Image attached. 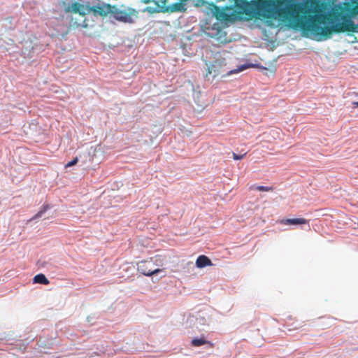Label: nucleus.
<instances>
[{
	"instance_id": "11",
	"label": "nucleus",
	"mask_w": 358,
	"mask_h": 358,
	"mask_svg": "<svg viewBox=\"0 0 358 358\" xmlns=\"http://www.w3.org/2000/svg\"><path fill=\"white\" fill-rule=\"evenodd\" d=\"M191 344L194 347H199L204 344H208L210 347H213V344L211 342L206 341L204 338H194L192 340Z\"/></svg>"
},
{
	"instance_id": "19",
	"label": "nucleus",
	"mask_w": 358,
	"mask_h": 358,
	"mask_svg": "<svg viewBox=\"0 0 358 358\" xmlns=\"http://www.w3.org/2000/svg\"><path fill=\"white\" fill-rule=\"evenodd\" d=\"M285 327H286L287 330L288 331H293V330H296V329H299V328L301 327V326H298V327H297V326H295V327H294L293 328H291V327H289V325H288V324H285Z\"/></svg>"
},
{
	"instance_id": "2",
	"label": "nucleus",
	"mask_w": 358,
	"mask_h": 358,
	"mask_svg": "<svg viewBox=\"0 0 358 358\" xmlns=\"http://www.w3.org/2000/svg\"><path fill=\"white\" fill-rule=\"evenodd\" d=\"M187 3L189 6L195 7H204V12L207 15H211L220 22H231L230 20V15L227 14V10H230L231 6H224L220 8L214 3H210L206 0H187Z\"/></svg>"
},
{
	"instance_id": "15",
	"label": "nucleus",
	"mask_w": 358,
	"mask_h": 358,
	"mask_svg": "<svg viewBox=\"0 0 358 358\" xmlns=\"http://www.w3.org/2000/svg\"><path fill=\"white\" fill-rule=\"evenodd\" d=\"M48 206H43L42 209L35 215V216L34 217V219L41 217L45 213V211L48 210Z\"/></svg>"
},
{
	"instance_id": "7",
	"label": "nucleus",
	"mask_w": 358,
	"mask_h": 358,
	"mask_svg": "<svg viewBox=\"0 0 358 358\" xmlns=\"http://www.w3.org/2000/svg\"><path fill=\"white\" fill-rule=\"evenodd\" d=\"M113 6L110 5L94 6L91 8V10L94 15L106 16L108 13H112Z\"/></svg>"
},
{
	"instance_id": "18",
	"label": "nucleus",
	"mask_w": 358,
	"mask_h": 358,
	"mask_svg": "<svg viewBox=\"0 0 358 358\" xmlns=\"http://www.w3.org/2000/svg\"><path fill=\"white\" fill-rule=\"evenodd\" d=\"M245 155H246V153L239 155H237V154L233 152V159L234 160L242 159Z\"/></svg>"
},
{
	"instance_id": "16",
	"label": "nucleus",
	"mask_w": 358,
	"mask_h": 358,
	"mask_svg": "<svg viewBox=\"0 0 358 358\" xmlns=\"http://www.w3.org/2000/svg\"><path fill=\"white\" fill-rule=\"evenodd\" d=\"M82 7V6L78 3H75L73 6H72V9L75 12V13H80V8Z\"/></svg>"
},
{
	"instance_id": "6",
	"label": "nucleus",
	"mask_w": 358,
	"mask_h": 358,
	"mask_svg": "<svg viewBox=\"0 0 358 358\" xmlns=\"http://www.w3.org/2000/svg\"><path fill=\"white\" fill-rule=\"evenodd\" d=\"M187 0H179L178 1L167 5L165 7V11L168 13H184L187 10Z\"/></svg>"
},
{
	"instance_id": "14",
	"label": "nucleus",
	"mask_w": 358,
	"mask_h": 358,
	"mask_svg": "<svg viewBox=\"0 0 358 358\" xmlns=\"http://www.w3.org/2000/svg\"><path fill=\"white\" fill-rule=\"evenodd\" d=\"M255 189H257L258 191L269 192V191H273V188L272 187L259 185L255 187Z\"/></svg>"
},
{
	"instance_id": "3",
	"label": "nucleus",
	"mask_w": 358,
	"mask_h": 358,
	"mask_svg": "<svg viewBox=\"0 0 358 358\" xmlns=\"http://www.w3.org/2000/svg\"><path fill=\"white\" fill-rule=\"evenodd\" d=\"M202 30L206 36L214 39V41L216 42L218 46L229 43L232 41V38L228 36L224 27L218 22L213 24L206 22L202 27Z\"/></svg>"
},
{
	"instance_id": "5",
	"label": "nucleus",
	"mask_w": 358,
	"mask_h": 358,
	"mask_svg": "<svg viewBox=\"0 0 358 358\" xmlns=\"http://www.w3.org/2000/svg\"><path fill=\"white\" fill-rule=\"evenodd\" d=\"M111 15L117 20L128 23L133 22L132 13L128 12L126 10H121L115 6H113Z\"/></svg>"
},
{
	"instance_id": "17",
	"label": "nucleus",
	"mask_w": 358,
	"mask_h": 358,
	"mask_svg": "<svg viewBox=\"0 0 358 358\" xmlns=\"http://www.w3.org/2000/svg\"><path fill=\"white\" fill-rule=\"evenodd\" d=\"M78 161V157H75L72 161L68 162L66 165H65V168H68V167H71L72 166H74L77 164Z\"/></svg>"
},
{
	"instance_id": "21",
	"label": "nucleus",
	"mask_w": 358,
	"mask_h": 358,
	"mask_svg": "<svg viewBox=\"0 0 358 358\" xmlns=\"http://www.w3.org/2000/svg\"><path fill=\"white\" fill-rule=\"evenodd\" d=\"M318 1L320 2V3H322L320 0H318Z\"/></svg>"
},
{
	"instance_id": "22",
	"label": "nucleus",
	"mask_w": 358,
	"mask_h": 358,
	"mask_svg": "<svg viewBox=\"0 0 358 358\" xmlns=\"http://www.w3.org/2000/svg\"><path fill=\"white\" fill-rule=\"evenodd\" d=\"M357 95H358V94H357Z\"/></svg>"
},
{
	"instance_id": "10",
	"label": "nucleus",
	"mask_w": 358,
	"mask_h": 358,
	"mask_svg": "<svg viewBox=\"0 0 358 358\" xmlns=\"http://www.w3.org/2000/svg\"><path fill=\"white\" fill-rule=\"evenodd\" d=\"M220 66L217 64H212L208 66L207 71L206 73V77H208L209 75H213V77H217L220 74Z\"/></svg>"
},
{
	"instance_id": "20",
	"label": "nucleus",
	"mask_w": 358,
	"mask_h": 358,
	"mask_svg": "<svg viewBox=\"0 0 358 358\" xmlns=\"http://www.w3.org/2000/svg\"><path fill=\"white\" fill-rule=\"evenodd\" d=\"M352 104L355 106V107H358V101H354Z\"/></svg>"
},
{
	"instance_id": "8",
	"label": "nucleus",
	"mask_w": 358,
	"mask_h": 358,
	"mask_svg": "<svg viewBox=\"0 0 358 358\" xmlns=\"http://www.w3.org/2000/svg\"><path fill=\"white\" fill-rule=\"evenodd\" d=\"M280 223L285 225L292 224H308V220L305 218H292V219H282L280 221Z\"/></svg>"
},
{
	"instance_id": "12",
	"label": "nucleus",
	"mask_w": 358,
	"mask_h": 358,
	"mask_svg": "<svg viewBox=\"0 0 358 358\" xmlns=\"http://www.w3.org/2000/svg\"><path fill=\"white\" fill-rule=\"evenodd\" d=\"M34 282L43 285H48L50 281L44 274L40 273L34 276Z\"/></svg>"
},
{
	"instance_id": "9",
	"label": "nucleus",
	"mask_w": 358,
	"mask_h": 358,
	"mask_svg": "<svg viewBox=\"0 0 358 358\" xmlns=\"http://www.w3.org/2000/svg\"><path fill=\"white\" fill-rule=\"evenodd\" d=\"M211 260L206 255H200L196 260V266L197 268H203L208 266H212Z\"/></svg>"
},
{
	"instance_id": "1",
	"label": "nucleus",
	"mask_w": 358,
	"mask_h": 358,
	"mask_svg": "<svg viewBox=\"0 0 358 358\" xmlns=\"http://www.w3.org/2000/svg\"><path fill=\"white\" fill-rule=\"evenodd\" d=\"M328 5L318 0L289 3L285 6L284 26L317 36L318 41L330 38L334 33L357 31V25L350 17L358 15V1L355 5L348 1L334 3L327 13H322V9L326 10Z\"/></svg>"
},
{
	"instance_id": "13",
	"label": "nucleus",
	"mask_w": 358,
	"mask_h": 358,
	"mask_svg": "<svg viewBox=\"0 0 358 358\" xmlns=\"http://www.w3.org/2000/svg\"><path fill=\"white\" fill-rule=\"evenodd\" d=\"M251 66H253V65L252 64H249V65L243 64V65H241V66H238V68L237 69H234V70L231 71L229 73H227V75H229L230 73H238V72L242 71L248 69V67H251Z\"/></svg>"
},
{
	"instance_id": "4",
	"label": "nucleus",
	"mask_w": 358,
	"mask_h": 358,
	"mask_svg": "<svg viewBox=\"0 0 358 358\" xmlns=\"http://www.w3.org/2000/svg\"><path fill=\"white\" fill-rule=\"evenodd\" d=\"M152 259L141 261L137 264V271L145 276H151L162 271L160 268H155Z\"/></svg>"
}]
</instances>
